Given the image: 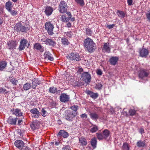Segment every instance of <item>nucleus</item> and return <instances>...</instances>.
Returning <instances> with one entry per match:
<instances>
[{"instance_id": "1", "label": "nucleus", "mask_w": 150, "mask_h": 150, "mask_svg": "<svg viewBox=\"0 0 150 150\" xmlns=\"http://www.w3.org/2000/svg\"><path fill=\"white\" fill-rule=\"evenodd\" d=\"M84 47L86 48L88 52L92 53L96 50V45L93 40L91 38H88L83 42Z\"/></svg>"}, {"instance_id": "2", "label": "nucleus", "mask_w": 150, "mask_h": 150, "mask_svg": "<svg viewBox=\"0 0 150 150\" xmlns=\"http://www.w3.org/2000/svg\"><path fill=\"white\" fill-rule=\"evenodd\" d=\"M66 57L69 60L75 62L81 60L80 56L77 53L71 52L67 54Z\"/></svg>"}, {"instance_id": "3", "label": "nucleus", "mask_w": 150, "mask_h": 150, "mask_svg": "<svg viewBox=\"0 0 150 150\" xmlns=\"http://www.w3.org/2000/svg\"><path fill=\"white\" fill-rule=\"evenodd\" d=\"M54 28L53 25L50 22H47L45 25V28L47 31L48 33L50 35L54 34L53 29Z\"/></svg>"}, {"instance_id": "4", "label": "nucleus", "mask_w": 150, "mask_h": 150, "mask_svg": "<svg viewBox=\"0 0 150 150\" xmlns=\"http://www.w3.org/2000/svg\"><path fill=\"white\" fill-rule=\"evenodd\" d=\"M14 29L17 32H25L26 30L29 29L28 27H25L22 25L21 23H18L15 25Z\"/></svg>"}, {"instance_id": "5", "label": "nucleus", "mask_w": 150, "mask_h": 150, "mask_svg": "<svg viewBox=\"0 0 150 150\" xmlns=\"http://www.w3.org/2000/svg\"><path fill=\"white\" fill-rule=\"evenodd\" d=\"M91 79V75L88 72H83L81 76V79L86 83H90Z\"/></svg>"}, {"instance_id": "6", "label": "nucleus", "mask_w": 150, "mask_h": 150, "mask_svg": "<svg viewBox=\"0 0 150 150\" xmlns=\"http://www.w3.org/2000/svg\"><path fill=\"white\" fill-rule=\"evenodd\" d=\"M67 6L66 3L64 1H61L59 6V10L62 13L67 12Z\"/></svg>"}, {"instance_id": "7", "label": "nucleus", "mask_w": 150, "mask_h": 150, "mask_svg": "<svg viewBox=\"0 0 150 150\" xmlns=\"http://www.w3.org/2000/svg\"><path fill=\"white\" fill-rule=\"evenodd\" d=\"M41 40L46 45L50 46H54L56 44V42L53 40L49 38H43Z\"/></svg>"}, {"instance_id": "8", "label": "nucleus", "mask_w": 150, "mask_h": 150, "mask_svg": "<svg viewBox=\"0 0 150 150\" xmlns=\"http://www.w3.org/2000/svg\"><path fill=\"white\" fill-rule=\"evenodd\" d=\"M76 115V112H69L66 114L65 116V118L68 121H72Z\"/></svg>"}, {"instance_id": "9", "label": "nucleus", "mask_w": 150, "mask_h": 150, "mask_svg": "<svg viewBox=\"0 0 150 150\" xmlns=\"http://www.w3.org/2000/svg\"><path fill=\"white\" fill-rule=\"evenodd\" d=\"M70 99L69 96L64 93H61L60 95V101L63 103H65L69 101Z\"/></svg>"}, {"instance_id": "10", "label": "nucleus", "mask_w": 150, "mask_h": 150, "mask_svg": "<svg viewBox=\"0 0 150 150\" xmlns=\"http://www.w3.org/2000/svg\"><path fill=\"white\" fill-rule=\"evenodd\" d=\"M30 112L33 114L32 116L35 118H38L41 115V113L36 108L30 110Z\"/></svg>"}, {"instance_id": "11", "label": "nucleus", "mask_w": 150, "mask_h": 150, "mask_svg": "<svg viewBox=\"0 0 150 150\" xmlns=\"http://www.w3.org/2000/svg\"><path fill=\"white\" fill-rule=\"evenodd\" d=\"M44 57L45 59L50 61H52L54 59L52 55L49 51L45 52L44 54Z\"/></svg>"}, {"instance_id": "12", "label": "nucleus", "mask_w": 150, "mask_h": 150, "mask_svg": "<svg viewBox=\"0 0 150 150\" xmlns=\"http://www.w3.org/2000/svg\"><path fill=\"white\" fill-rule=\"evenodd\" d=\"M15 146L19 149L21 150L25 146L24 142L21 140H18L15 141L14 143Z\"/></svg>"}, {"instance_id": "13", "label": "nucleus", "mask_w": 150, "mask_h": 150, "mask_svg": "<svg viewBox=\"0 0 150 150\" xmlns=\"http://www.w3.org/2000/svg\"><path fill=\"white\" fill-rule=\"evenodd\" d=\"M34 48L40 52H42L44 51V48L39 43H35L33 46Z\"/></svg>"}, {"instance_id": "14", "label": "nucleus", "mask_w": 150, "mask_h": 150, "mask_svg": "<svg viewBox=\"0 0 150 150\" xmlns=\"http://www.w3.org/2000/svg\"><path fill=\"white\" fill-rule=\"evenodd\" d=\"M27 43L26 40L23 39L20 42V45L19 48L21 50H23L25 48L26 44Z\"/></svg>"}, {"instance_id": "15", "label": "nucleus", "mask_w": 150, "mask_h": 150, "mask_svg": "<svg viewBox=\"0 0 150 150\" xmlns=\"http://www.w3.org/2000/svg\"><path fill=\"white\" fill-rule=\"evenodd\" d=\"M110 49L111 48L108 43H104V45L102 48L103 51L104 52H106L109 53L110 52Z\"/></svg>"}, {"instance_id": "16", "label": "nucleus", "mask_w": 150, "mask_h": 150, "mask_svg": "<svg viewBox=\"0 0 150 150\" xmlns=\"http://www.w3.org/2000/svg\"><path fill=\"white\" fill-rule=\"evenodd\" d=\"M18 119V118L17 117L14 118L12 117H10L8 119L7 122L10 124L15 125L16 124V121Z\"/></svg>"}, {"instance_id": "17", "label": "nucleus", "mask_w": 150, "mask_h": 150, "mask_svg": "<svg viewBox=\"0 0 150 150\" xmlns=\"http://www.w3.org/2000/svg\"><path fill=\"white\" fill-rule=\"evenodd\" d=\"M149 51L145 48H142L139 51L140 56L142 57H146L149 54Z\"/></svg>"}, {"instance_id": "18", "label": "nucleus", "mask_w": 150, "mask_h": 150, "mask_svg": "<svg viewBox=\"0 0 150 150\" xmlns=\"http://www.w3.org/2000/svg\"><path fill=\"white\" fill-rule=\"evenodd\" d=\"M58 134L59 137H62L64 138L67 137L69 135V134L67 132L63 130H60Z\"/></svg>"}, {"instance_id": "19", "label": "nucleus", "mask_w": 150, "mask_h": 150, "mask_svg": "<svg viewBox=\"0 0 150 150\" xmlns=\"http://www.w3.org/2000/svg\"><path fill=\"white\" fill-rule=\"evenodd\" d=\"M8 45L10 49L13 50L15 49L17 44L16 41H8Z\"/></svg>"}, {"instance_id": "20", "label": "nucleus", "mask_w": 150, "mask_h": 150, "mask_svg": "<svg viewBox=\"0 0 150 150\" xmlns=\"http://www.w3.org/2000/svg\"><path fill=\"white\" fill-rule=\"evenodd\" d=\"M53 11V9L51 7L47 6L45 8V12L47 16H49L52 14Z\"/></svg>"}, {"instance_id": "21", "label": "nucleus", "mask_w": 150, "mask_h": 150, "mask_svg": "<svg viewBox=\"0 0 150 150\" xmlns=\"http://www.w3.org/2000/svg\"><path fill=\"white\" fill-rule=\"evenodd\" d=\"M148 75V73L144 69H141L139 74V78H143L144 77H147Z\"/></svg>"}, {"instance_id": "22", "label": "nucleus", "mask_w": 150, "mask_h": 150, "mask_svg": "<svg viewBox=\"0 0 150 150\" xmlns=\"http://www.w3.org/2000/svg\"><path fill=\"white\" fill-rule=\"evenodd\" d=\"M32 87L33 89H35L36 86L40 84L41 82L38 79H34L32 81Z\"/></svg>"}, {"instance_id": "23", "label": "nucleus", "mask_w": 150, "mask_h": 150, "mask_svg": "<svg viewBox=\"0 0 150 150\" xmlns=\"http://www.w3.org/2000/svg\"><path fill=\"white\" fill-rule=\"evenodd\" d=\"M118 57H112L110 59L109 61L111 64L115 65L118 61Z\"/></svg>"}, {"instance_id": "24", "label": "nucleus", "mask_w": 150, "mask_h": 150, "mask_svg": "<svg viewBox=\"0 0 150 150\" xmlns=\"http://www.w3.org/2000/svg\"><path fill=\"white\" fill-rule=\"evenodd\" d=\"M87 93L91 97L94 99L97 98L98 96V94L97 93H94L90 91H88Z\"/></svg>"}, {"instance_id": "25", "label": "nucleus", "mask_w": 150, "mask_h": 150, "mask_svg": "<svg viewBox=\"0 0 150 150\" xmlns=\"http://www.w3.org/2000/svg\"><path fill=\"white\" fill-rule=\"evenodd\" d=\"M13 114L16 116H21L22 115L23 113L20 109L17 108L13 110Z\"/></svg>"}, {"instance_id": "26", "label": "nucleus", "mask_w": 150, "mask_h": 150, "mask_svg": "<svg viewBox=\"0 0 150 150\" xmlns=\"http://www.w3.org/2000/svg\"><path fill=\"white\" fill-rule=\"evenodd\" d=\"M13 4L12 2L10 1L7 2L5 4V8L7 11L10 10L11 9H12L13 6Z\"/></svg>"}, {"instance_id": "27", "label": "nucleus", "mask_w": 150, "mask_h": 150, "mask_svg": "<svg viewBox=\"0 0 150 150\" xmlns=\"http://www.w3.org/2000/svg\"><path fill=\"white\" fill-rule=\"evenodd\" d=\"M89 115L91 118L93 120H97L99 118V115L95 112H90Z\"/></svg>"}, {"instance_id": "28", "label": "nucleus", "mask_w": 150, "mask_h": 150, "mask_svg": "<svg viewBox=\"0 0 150 150\" xmlns=\"http://www.w3.org/2000/svg\"><path fill=\"white\" fill-rule=\"evenodd\" d=\"M7 63L5 61L0 62V71H3L6 67Z\"/></svg>"}, {"instance_id": "29", "label": "nucleus", "mask_w": 150, "mask_h": 150, "mask_svg": "<svg viewBox=\"0 0 150 150\" xmlns=\"http://www.w3.org/2000/svg\"><path fill=\"white\" fill-rule=\"evenodd\" d=\"M61 42L63 45H68L70 43L68 40L65 37L61 38Z\"/></svg>"}, {"instance_id": "30", "label": "nucleus", "mask_w": 150, "mask_h": 150, "mask_svg": "<svg viewBox=\"0 0 150 150\" xmlns=\"http://www.w3.org/2000/svg\"><path fill=\"white\" fill-rule=\"evenodd\" d=\"M117 13L118 16L120 18H123L125 16V13L122 11L118 10Z\"/></svg>"}, {"instance_id": "31", "label": "nucleus", "mask_w": 150, "mask_h": 150, "mask_svg": "<svg viewBox=\"0 0 150 150\" xmlns=\"http://www.w3.org/2000/svg\"><path fill=\"white\" fill-rule=\"evenodd\" d=\"M97 140L95 137L93 138L91 141V144L92 146L94 148H95L96 147L97 143Z\"/></svg>"}, {"instance_id": "32", "label": "nucleus", "mask_w": 150, "mask_h": 150, "mask_svg": "<svg viewBox=\"0 0 150 150\" xmlns=\"http://www.w3.org/2000/svg\"><path fill=\"white\" fill-rule=\"evenodd\" d=\"M102 134L104 139H106L109 136L110 132L108 129H105L104 130Z\"/></svg>"}, {"instance_id": "33", "label": "nucleus", "mask_w": 150, "mask_h": 150, "mask_svg": "<svg viewBox=\"0 0 150 150\" xmlns=\"http://www.w3.org/2000/svg\"><path fill=\"white\" fill-rule=\"evenodd\" d=\"M31 87V83H27L23 85V88L25 90L27 91L30 89Z\"/></svg>"}, {"instance_id": "34", "label": "nucleus", "mask_w": 150, "mask_h": 150, "mask_svg": "<svg viewBox=\"0 0 150 150\" xmlns=\"http://www.w3.org/2000/svg\"><path fill=\"white\" fill-rule=\"evenodd\" d=\"M57 88L54 86L50 87L49 89V92L51 93H55L57 92Z\"/></svg>"}, {"instance_id": "35", "label": "nucleus", "mask_w": 150, "mask_h": 150, "mask_svg": "<svg viewBox=\"0 0 150 150\" xmlns=\"http://www.w3.org/2000/svg\"><path fill=\"white\" fill-rule=\"evenodd\" d=\"M79 143L83 146H85L87 144L86 139L84 138H81L79 139Z\"/></svg>"}, {"instance_id": "36", "label": "nucleus", "mask_w": 150, "mask_h": 150, "mask_svg": "<svg viewBox=\"0 0 150 150\" xmlns=\"http://www.w3.org/2000/svg\"><path fill=\"white\" fill-rule=\"evenodd\" d=\"M8 11L11 14L12 16H15L17 13L16 10L15 8H14L13 10H12V9H11L10 10Z\"/></svg>"}, {"instance_id": "37", "label": "nucleus", "mask_w": 150, "mask_h": 150, "mask_svg": "<svg viewBox=\"0 0 150 150\" xmlns=\"http://www.w3.org/2000/svg\"><path fill=\"white\" fill-rule=\"evenodd\" d=\"M61 21L64 22H68L69 20V18H68L64 15H62L61 16Z\"/></svg>"}, {"instance_id": "38", "label": "nucleus", "mask_w": 150, "mask_h": 150, "mask_svg": "<svg viewBox=\"0 0 150 150\" xmlns=\"http://www.w3.org/2000/svg\"><path fill=\"white\" fill-rule=\"evenodd\" d=\"M10 82L14 86H16L18 83V80L14 78L11 79Z\"/></svg>"}, {"instance_id": "39", "label": "nucleus", "mask_w": 150, "mask_h": 150, "mask_svg": "<svg viewBox=\"0 0 150 150\" xmlns=\"http://www.w3.org/2000/svg\"><path fill=\"white\" fill-rule=\"evenodd\" d=\"M137 145L139 147H143L145 145V143L144 142H142L141 141H139L137 142Z\"/></svg>"}, {"instance_id": "40", "label": "nucleus", "mask_w": 150, "mask_h": 150, "mask_svg": "<svg viewBox=\"0 0 150 150\" xmlns=\"http://www.w3.org/2000/svg\"><path fill=\"white\" fill-rule=\"evenodd\" d=\"M77 4L81 6H83L84 5V0H74Z\"/></svg>"}, {"instance_id": "41", "label": "nucleus", "mask_w": 150, "mask_h": 150, "mask_svg": "<svg viewBox=\"0 0 150 150\" xmlns=\"http://www.w3.org/2000/svg\"><path fill=\"white\" fill-rule=\"evenodd\" d=\"M98 129V127L96 125H94L91 128L90 131L92 133H94L96 132Z\"/></svg>"}, {"instance_id": "42", "label": "nucleus", "mask_w": 150, "mask_h": 150, "mask_svg": "<svg viewBox=\"0 0 150 150\" xmlns=\"http://www.w3.org/2000/svg\"><path fill=\"white\" fill-rule=\"evenodd\" d=\"M97 137L98 139L99 140H103L104 139L103 135L102 133H96Z\"/></svg>"}, {"instance_id": "43", "label": "nucleus", "mask_w": 150, "mask_h": 150, "mask_svg": "<svg viewBox=\"0 0 150 150\" xmlns=\"http://www.w3.org/2000/svg\"><path fill=\"white\" fill-rule=\"evenodd\" d=\"M41 115L44 117H45L47 115V112L45 109L44 108H42L41 110Z\"/></svg>"}, {"instance_id": "44", "label": "nucleus", "mask_w": 150, "mask_h": 150, "mask_svg": "<svg viewBox=\"0 0 150 150\" xmlns=\"http://www.w3.org/2000/svg\"><path fill=\"white\" fill-rule=\"evenodd\" d=\"M145 13L147 20L150 22V10Z\"/></svg>"}, {"instance_id": "45", "label": "nucleus", "mask_w": 150, "mask_h": 150, "mask_svg": "<svg viewBox=\"0 0 150 150\" xmlns=\"http://www.w3.org/2000/svg\"><path fill=\"white\" fill-rule=\"evenodd\" d=\"M122 148L123 150H129V147L128 144L125 143H124Z\"/></svg>"}, {"instance_id": "46", "label": "nucleus", "mask_w": 150, "mask_h": 150, "mask_svg": "<svg viewBox=\"0 0 150 150\" xmlns=\"http://www.w3.org/2000/svg\"><path fill=\"white\" fill-rule=\"evenodd\" d=\"M73 35L71 31L65 32L64 33V35H66L71 38L72 37Z\"/></svg>"}, {"instance_id": "47", "label": "nucleus", "mask_w": 150, "mask_h": 150, "mask_svg": "<svg viewBox=\"0 0 150 150\" xmlns=\"http://www.w3.org/2000/svg\"><path fill=\"white\" fill-rule=\"evenodd\" d=\"M92 32L91 30V29L89 28H87L86 30V33L88 35H91L92 34Z\"/></svg>"}, {"instance_id": "48", "label": "nucleus", "mask_w": 150, "mask_h": 150, "mask_svg": "<svg viewBox=\"0 0 150 150\" xmlns=\"http://www.w3.org/2000/svg\"><path fill=\"white\" fill-rule=\"evenodd\" d=\"M129 115L132 116L135 115L136 113V111L134 110L130 109L129 111Z\"/></svg>"}, {"instance_id": "49", "label": "nucleus", "mask_w": 150, "mask_h": 150, "mask_svg": "<svg viewBox=\"0 0 150 150\" xmlns=\"http://www.w3.org/2000/svg\"><path fill=\"white\" fill-rule=\"evenodd\" d=\"M102 86V84L101 83H99L96 84L95 87L96 89H100L101 88Z\"/></svg>"}, {"instance_id": "50", "label": "nucleus", "mask_w": 150, "mask_h": 150, "mask_svg": "<svg viewBox=\"0 0 150 150\" xmlns=\"http://www.w3.org/2000/svg\"><path fill=\"white\" fill-rule=\"evenodd\" d=\"M70 108L74 111L73 112H76V111L78 109V106L77 105H74L71 106ZM77 112H76V113Z\"/></svg>"}, {"instance_id": "51", "label": "nucleus", "mask_w": 150, "mask_h": 150, "mask_svg": "<svg viewBox=\"0 0 150 150\" xmlns=\"http://www.w3.org/2000/svg\"><path fill=\"white\" fill-rule=\"evenodd\" d=\"M30 126L31 129L34 130L36 128V125L34 123H32L30 125Z\"/></svg>"}, {"instance_id": "52", "label": "nucleus", "mask_w": 150, "mask_h": 150, "mask_svg": "<svg viewBox=\"0 0 150 150\" xmlns=\"http://www.w3.org/2000/svg\"><path fill=\"white\" fill-rule=\"evenodd\" d=\"M62 150H71L70 146L68 145L64 146L62 148Z\"/></svg>"}, {"instance_id": "53", "label": "nucleus", "mask_w": 150, "mask_h": 150, "mask_svg": "<svg viewBox=\"0 0 150 150\" xmlns=\"http://www.w3.org/2000/svg\"><path fill=\"white\" fill-rule=\"evenodd\" d=\"M96 73L98 75H101L102 74V72L100 69H97L96 70Z\"/></svg>"}, {"instance_id": "54", "label": "nucleus", "mask_w": 150, "mask_h": 150, "mask_svg": "<svg viewBox=\"0 0 150 150\" xmlns=\"http://www.w3.org/2000/svg\"><path fill=\"white\" fill-rule=\"evenodd\" d=\"M115 25L114 24H112V25H106L107 27L109 29H112L115 26Z\"/></svg>"}, {"instance_id": "55", "label": "nucleus", "mask_w": 150, "mask_h": 150, "mask_svg": "<svg viewBox=\"0 0 150 150\" xmlns=\"http://www.w3.org/2000/svg\"><path fill=\"white\" fill-rule=\"evenodd\" d=\"M21 150H31L30 148L26 146H24Z\"/></svg>"}, {"instance_id": "56", "label": "nucleus", "mask_w": 150, "mask_h": 150, "mask_svg": "<svg viewBox=\"0 0 150 150\" xmlns=\"http://www.w3.org/2000/svg\"><path fill=\"white\" fill-rule=\"evenodd\" d=\"M80 117L82 118H86L87 117V115L85 114H83L80 115Z\"/></svg>"}, {"instance_id": "57", "label": "nucleus", "mask_w": 150, "mask_h": 150, "mask_svg": "<svg viewBox=\"0 0 150 150\" xmlns=\"http://www.w3.org/2000/svg\"><path fill=\"white\" fill-rule=\"evenodd\" d=\"M133 0H127V2L128 5L131 6L132 5Z\"/></svg>"}, {"instance_id": "58", "label": "nucleus", "mask_w": 150, "mask_h": 150, "mask_svg": "<svg viewBox=\"0 0 150 150\" xmlns=\"http://www.w3.org/2000/svg\"><path fill=\"white\" fill-rule=\"evenodd\" d=\"M66 14L68 16V18H69V20L71 18L72 16L71 13L70 12H68L66 13Z\"/></svg>"}, {"instance_id": "59", "label": "nucleus", "mask_w": 150, "mask_h": 150, "mask_svg": "<svg viewBox=\"0 0 150 150\" xmlns=\"http://www.w3.org/2000/svg\"><path fill=\"white\" fill-rule=\"evenodd\" d=\"M139 132L141 133V134L144 133V130L142 128H141L139 130Z\"/></svg>"}, {"instance_id": "60", "label": "nucleus", "mask_w": 150, "mask_h": 150, "mask_svg": "<svg viewBox=\"0 0 150 150\" xmlns=\"http://www.w3.org/2000/svg\"><path fill=\"white\" fill-rule=\"evenodd\" d=\"M6 91V89H4L2 88H0V93H4Z\"/></svg>"}, {"instance_id": "61", "label": "nucleus", "mask_w": 150, "mask_h": 150, "mask_svg": "<svg viewBox=\"0 0 150 150\" xmlns=\"http://www.w3.org/2000/svg\"><path fill=\"white\" fill-rule=\"evenodd\" d=\"M83 71V69L81 68H79L78 70L79 71H77L78 73H81Z\"/></svg>"}, {"instance_id": "62", "label": "nucleus", "mask_w": 150, "mask_h": 150, "mask_svg": "<svg viewBox=\"0 0 150 150\" xmlns=\"http://www.w3.org/2000/svg\"><path fill=\"white\" fill-rule=\"evenodd\" d=\"M67 27L68 28L71 27V23L70 22H69L67 24Z\"/></svg>"}, {"instance_id": "63", "label": "nucleus", "mask_w": 150, "mask_h": 150, "mask_svg": "<svg viewBox=\"0 0 150 150\" xmlns=\"http://www.w3.org/2000/svg\"><path fill=\"white\" fill-rule=\"evenodd\" d=\"M22 122V120H18V125H20Z\"/></svg>"}, {"instance_id": "64", "label": "nucleus", "mask_w": 150, "mask_h": 150, "mask_svg": "<svg viewBox=\"0 0 150 150\" xmlns=\"http://www.w3.org/2000/svg\"><path fill=\"white\" fill-rule=\"evenodd\" d=\"M59 144V142H55V145L56 146H58Z\"/></svg>"}]
</instances>
